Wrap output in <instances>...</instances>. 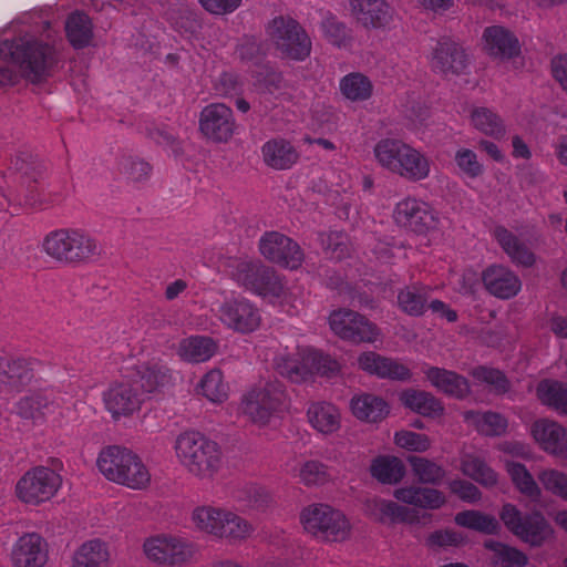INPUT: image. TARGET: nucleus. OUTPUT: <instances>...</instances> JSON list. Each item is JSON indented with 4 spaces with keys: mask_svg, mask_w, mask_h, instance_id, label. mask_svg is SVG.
<instances>
[{
    "mask_svg": "<svg viewBox=\"0 0 567 567\" xmlns=\"http://www.w3.org/2000/svg\"><path fill=\"white\" fill-rule=\"evenodd\" d=\"M0 56L11 62L20 78L33 85L48 82L63 64V55L55 40H44L29 33L1 41Z\"/></svg>",
    "mask_w": 567,
    "mask_h": 567,
    "instance_id": "1",
    "label": "nucleus"
},
{
    "mask_svg": "<svg viewBox=\"0 0 567 567\" xmlns=\"http://www.w3.org/2000/svg\"><path fill=\"white\" fill-rule=\"evenodd\" d=\"M174 447L181 464L190 475L199 480H212L221 467V447L200 432L181 433Z\"/></svg>",
    "mask_w": 567,
    "mask_h": 567,
    "instance_id": "2",
    "label": "nucleus"
},
{
    "mask_svg": "<svg viewBox=\"0 0 567 567\" xmlns=\"http://www.w3.org/2000/svg\"><path fill=\"white\" fill-rule=\"evenodd\" d=\"M374 156L383 168L410 182L425 179L430 174L427 157L401 140L379 141L374 146Z\"/></svg>",
    "mask_w": 567,
    "mask_h": 567,
    "instance_id": "3",
    "label": "nucleus"
},
{
    "mask_svg": "<svg viewBox=\"0 0 567 567\" xmlns=\"http://www.w3.org/2000/svg\"><path fill=\"white\" fill-rule=\"evenodd\" d=\"M43 250L52 259L69 266L86 264L99 256V245L89 233L75 228L50 231L43 239Z\"/></svg>",
    "mask_w": 567,
    "mask_h": 567,
    "instance_id": "4",
    "label": "nucleus"
},
{
    "mask_svg": "<svg viewBox=\"0 0 567 567\" xmlns=\"http://www.w3.org/2000/svg\"><path fill=\"white\" fill-rule=\"evenodd\" d=\"M299 522L309 536L322 543H342L350 538L348 517L327 503H312L299 513Z\"/></svg>",
    "mask_w": 567,
    "mask_h": 567,
    "instance_id": "5",
    "label": "nucleus"
},
{
    "mask_svg": "<svg viewBox=\"0 0 567 567\" xmlns=\"http://www.w3.org/2000/svg\"><path fill=\"white\" fill-rule=\"evenodd\" d=\"M289 402L290 399L284 383L272 380L264 385L255 386L244 394L239 411L252 423L266 425L272 416L288 410Z\"/></svg>",
    "mask_w": 567,
    "mask_h": 567,
    "instance_id": "6",
    "label": "nucleus"
},
{
    "mask_svg": "<svg viewBox=\"0 0 567 567\" xmlns=\"http://www.w3.org/2000/svg\"><path fill=\"white\" fill-rule=\"evenodd\" d=\"M52 467L34 466L28 470L17 482L14 493L27 505L39 506L55 496L62 485L58 470L62 468L60 460L51 461Z\"/></svg>",
    "mask_w": 567,
    "mask_h": 567,
    "instance_id": "7",
    "label": "nucleus"
},
{
    "mask_svg": "<svg viewBox=\"0 0 567 567\" xmlns=\"http://www.w3.org/2000/svg\"><path fill=\"white\" fill-rule=\"evenodd\" d=\"M267 34L280 56L303 61L311 53V39L302 25L289 16L274 18L267 25Z\"/></svg>",
    "mask_w": 567,
    "mask_h": 567,
    "instance_id": "8",
    "label": "nucleus"
},
{
    "mask_svg": "<svg viewBox=\"0 0 567 567\" xmlns=\"http://www.w3.org/2000/svg\"><path fill=\"white\" fill-rule=\"evenodd\" d=\"M276 371L293 383L308 381L315 373L329 375L338 370V363L313 350L282 354L275 360Z\"/></svg>",
    "mask_w": 567,
    "mask_h": 567,
    "instance_id": "9",
    "label": "nucleus"
},
{
    "mask_svg": "<svg viewBox=\"0 0 567 567\" xmlns=\"http://www.w3.org/2000/svg\"><path fill=\"white\" fill-rule=\"evenodd\" d=\"M499 518L513 535L532 546L543 545L551 534L550 525L540 513L523 515L511 503L503 505Z\"/></svg>",
    "mask_w": 567,
    "mask_h": 567,
    "instance_id": "10",
    "label": "nucleus"
},
{
    "mask_svg": "<svg viewBox=\"0 0 567 567\" xmlns=\"http://www.w3.org/2000/svg\"><path fill=\"white\" fill-rule=\"evenodd\" d=\"M233 278L246 289L262 296L279 297L285 288L277 271L260 260L239 261Z\"/></svg>",
    "mask_w": 567,
    "mask_h": 567,
    "instance_id": "11",
    "label": "nucleus"
},
{
    "mask_svg": "<svg viewBox=\"0 0 567 567\" xmlns=\"http://www.w3.org/2000/svg\"><path fill=\"white\" fill-rule=\"evenodd\" d=\"M395 223L416 235H427L439 229L440 216L427 203L416 198H404L394 209Z\"/></svg>",
    "mask_w": 567,
    "mask_h": 567,
    "instance_id": "12",
    "label": "nucleus"
},
{
    "mask_svg": "<svg viewBox=\"0 0 567 567\" xmlns=\"http://www.w3.org/2000/svg\"><path fill=\"white\" fill-rule=\"evenodd\" d=\"M28 159H32V156L23 154L16 159V168L20 172L18 194L14 196L16 206L43 209L49 202L42 198L38 185L43 176L44 166L38 161Z\"/></svg>",
    "mask_w": 567,
    "mask_h": 567,
    "instance_id": "13",
    "label": "nucleus"
},
{
    "mask_svg": "<svg viewBox=\"0 0 567 567\" xmlns=\"http://www.w3.org/2000/svg\"><path fill=\"white\" fill-rule=\"evenodd\" d=\"M331 330L341 339L353 342H374L378 328L368 318L350 309H339L329 317Z\"/></svg>",
    "mask_w": 567,
    "mask_h": 567,
    "instance_id": "14",
    "label": "nucleus"
},
{
    "mask_svg": "<svg viewBox=\"0 0 567 567\" xmlns=\"http://www.w3.org/2000/svg\"><path fill=\"white\" fill-rule=\"evenodd\" d=\"M259 251L269 261L297 269L305 255L298 243L279 231H266L259 239Z\"/></svg>",
    "mask_w": 567,
    "mask_h": 567,
    "instance_id": "15",
    "label": "nucleus"
},
{
    "mask_svg": "<svg viewBox=\"0 0 567 567\" xmlns=\"http://www.w3.org/2000/svg\"><path fill=\"white\" fill-rule=\"evenodd\" d=\"M199 131L214 143L228 142L236 130L234 113L224 103H212L205 106L199 115Z\"/></svg>",
    "mask_w": 567,
    "mask_h": 567,
    "instance_id": "16",
    "label": "nucleus"
},
{
    "mask_svg": "<svg viewBox=\"0 0 567 567\" xmlns=\"http://www.w3.org/2000/svg\"><path fill=\"white\" fill-rule=\"evenodd\" d=\"M103 399L107 411L114 419L132 415L141 409L144 402L142 391L130 377L111 383L104 392Z\"/></svg>",
    "mask_w": 567,
    "mask_h": 567,
    "instance_id": "17",
    "label": "nucleus"
},
{
    "mask_svg": "<svg viewBox=\"0 0 567 567\" xmlns=\"http://www.w3.org/2000/svg\"><path fill=\"white\" fill-rule=\"evenodd\" d=\"M468 65V56L461 44L450 38H442L433 48L431 68L443 75H460Z\"/></svg>",
    "mask_w": 567,
    "mask_h": 567,
    "instance_id": "18",
    "label": "nucleus"
},
{
    "mask_svg": "<svg viewBox=\"0 0 567 567\" xmlns=\"http://www.w3.org/2000/svg\"><path fill=\"white\" fill-rule=\"evenodd\" d=\"M220 321L228 328L241 333H249L260 324L259 310L244 299H231L223 302L218 309Z\"/></svg>",
    "mask_w": 567,
    "mask_h": 567,
    "instance_id": "19",
    "label": "nucleus"
},
{
    "mask_svg": "<svg viewBox=\"0 0 567 567\" xmlns=\"http://www.w3.org/2000/svg\"><path fill=\"white\" fill-rule=\"evenodd\" d=\"M358 24L367 30L386 29L394 20L395 10L386 0H350Z\"/></svg>",
    "mask_w": 567,
    "mask_h": 567,
    "instance_id": "20",
    "label": "nucleus"
},
{
    "mask_svg": "<svg viewBox=\"0 0 567 567\" xmlns=\"http://www.w3.org/2000/svg\"><path fill=\"white\" fill-rule=\"evenodd\" d=\"M48 558V543L38 533L22 535L11 551L13 567H44Z\"/></svg>",
    "mask_w": 567,
    "mask_h": 567,
    "instance_id": "21",
    "label": "nucleus"
},
{
    "mask_svg": "<svg viewBox=\"0 0 567 567\" xmlns=\"http://www.w3.org/2000/svg\"><path fill=\"white\" fill-rule=\"evenodd\" d=\"M484 288L494 297L511 299L515 297L520 288L519 277L508 267L503 265H491L482 272Z\"/></svg>",
    "mask_w": 567,
    "mask_h": 567,
    "instance_id": "22",
    "label": "nucleus"
},
{
    "mask_svg": "<svg viewBox=\"0 0 567 567\" xmlns=\"http://www.w3.org/2000/svg\"><path fill=\"white\" fill-rule=\"evenodd\" d=\"M358 363L362 370L380 378L409 381L412 377L410 369L398 360L383 357L373 351L362 353L358 358Z\"/></svg>",
    "mask_w": 567,
    "mask_h": 567,
    "instance_id": "23",
    "label": "nucleus"
},
{
    "mask_svg": "<svg viewBox=\"0 0 567 567\" xmlns=\"http://www.w3.org/2000/svg\"><path fill=\"white\" fill-rule=\"evenodd\" d=\"M358 363L362 370L380 378L409 381L412 377L410 369L398 360L383 357L373 351L362 353L358 358Z\"/></svg>",
    "mask_w": 567,
    "mask_h": 567,
    "instance_id": "24",
    "label": "nucleus"
},
{
    "mask_svg": "<svg viewBox=\"0 0 567 567\" xmlns=\"http://www.w3.org/2000/svg\"><path fill=\"white\" fill-rule=\"evenodd\" d=\"M483 39L487 53L493 58L511 60L520 54L519 40L511 30L502 25L487 27Z\"/></svg>",
    "mask_w": 567,
    "mask_h": 567,
    "instance_id": "25",
    "label": "nucleus"
},
{
    "mask_svg": "<svg viewBox=\"0 0 567 567\" xmlns=\"http://www.w3.org/2000/svg\"><path fill=\"white\" fill-rule=\"evenodd\" d=\"M532 434L547 453L567 457V431L557 422L538 420L532 426Z\"/></svg>",
    "mask_w": 567,
    "mask_h": 567,
    "instance_id": "26",
    "label": "nucleus"
},
{
    "mask_svg": "<svg viewBox=\"0 0 567 567\" xmlns=\"http://www.w3.org/2000/svg\"><path fill=\"white\" fill-rule=\"evenodd\" d=\"M33 364L30 358L0 357V383L19 391L33 379Z\"/></svg>",
    "mask_w": 567,
    "mask_h": 567,
    "instance_id": "27",
    "label": "nucleus"
},
{
    "mask_svg": "<svg viewBox=\"0 0 567 567\" xmlns=\"http://www.w3.org/2000/svg\"><path fill=\"white\" fill-rule=\"evenodd\" d=\"M264 163L276 171L290 169L300 158V154L291 142L276 137L267 141L261 147Z\"/></svg>",
    "mask_w": 567,
    "mask_h": 567,
    "instance_id": "28",
    "label": "nucleus"
},
{
    "mask_svg": "<svg viewBox=\"0 0 567 567\" xmlns=\"http://www.w3.org/2000/svg\"><path fill=\"white\" fill-rule=\"evenodd\" d=\"M427 380L433 386L446 395L464 399L470 394V384L463 375L437 367L424 370Z\"/></svg>",
    "mask_w": 567,
    "mask_h": 567,
    "instance_id": "29",
    "label": "nucleus"
},
{
    "mask_svg": "<svg viewBox=\"0 0 567 567\" xmlns=\"http://www.w3.org/2000/svg\"><path fill=\"white\" fill-rule=\"evenodd\" d=\"M394 497L404 504L431 511L440 509L446 503V497L440 489L415 485L395 489Z\"/></svg>",
    "mask_w": 567,
    "mask_h": 567,
    "instance_id": "30",
    "label": "nucleus"
},
{
    "mask_svg": "<svg viewBox=\"0 0 567 567\" xmlns=\"http://www.w3.org/2000/svg\"><path fill=\"white\" fill-rule=\"evenodd\" d=\"M142 391V396L156 392L171 380L169 370L159 362L148 361L135 368V372L130 377Z\"/></svg>",
    "mask_w": 567,
    "mask_h": 567,
    "instance_id": "31",
    "label": "nucleus"
},
{
    "mask_svg": "<svg viewBox=\"0 0 567 567\" xmlns=\"http://www.w3.org/2000/svg\"><path fill=\"white\" fill-rule=\"evenodd\" d=\"M350 405L357 419L370 423L381 422L390 413L388 402L383 398L370 393L353 396Z\"/></svg>",
    "mask_w": 567,
    "mask_h": 567,
    "instance_id": "32",
    "label": "nucleus"
},
{
    "mask_svg": "<svg viewBox=\"0 0 567 567\" xmlns=\"http://www.w3.org/2000/svg\"><path fill=\"white\" fill-rule=\"evenodd\" d=\"M493 236L513 262L524 267L534 265L535 255L533 251L506 227L496 226Z\"/></svg>",
    "mask_w": 567,
    "mask_h": 567,
    "instance_id": "33",
    "label": "nucleus"
},
{
    "mask_svg": "<svg viewBox=\"0 0 567 567\" xmlns=\"http://www.w3.org/2000/svg\"><path fill=\"white\" fill-rule=\"evenodd\" d=\"M493 236L513 262L524 267L534 265L535 255L533 251L506 227L496 226Z\"/></svg>",
    "mask_w": 567,
    "mask_h": 567,
    "instance_id": "34",
    "label": "nucleus"
},
{
    "mask_svg": "<svg viewBox=\"0 0 567 567\" xmlns=\"http://www.w3.org/2000/svg\"><path fill=\"white\" fill-rule=\"evenodd\" d=\"M309 423L322 434H332L340 429V411L328 402H312L307 410Z\"/></svg>",
    "mask_w": 567,
    "mask_h": 567,
    "instance_id": "35",
    "label": "nucleus"
},
{
    "mask_svg": "<svg viewBox=\"0 0 567 567\" xmlns=\"http://www.w3.org/2000/svg\"><path fill=\"white\" fill-rule=\"evenodd\" d=\"M132 450L120 446L109 445L101 450L99 453L96 465L103 476L110 482L116 483L120 480V474L124 470Z\"/></svg>",
    "mask_w": 567,
    "mask_h": 567,
    "instance_id": "36",
    "label": "nucleus"
},
{
    "mask_svg": "<svg viewBox=\"0 0 567 567\" xmlns=\"http://www.w3.org/2000/svg\"><path fill=\"white\" fill-rule=\"evenodd\" d=\"M431 288L422 284L405 286L398 293V306L411 317H421L427 309Z\"/></svg>",
    "mask_w": 567,
    "mask_h": 567,
    "instance_id": "37",
    "label": "nucleus"
},
{
    "mask_svg": "<svg viewBox=\"0 0 567 567\" xmlns=\"http://www.w3.org/2000/svg\"><path fill=\"white\" fill-rule=\"evenodd\" d=\"M72 567H110V551L106 543L101 539L83 543L73 555Z\"/></svg>",
    "mask_w": 567,
    "mask_h": 567,
    "instance_id": "38",
    "label": "nucleus"
},
{
    "mask_svg": "<svg viewBox=\"0 0 567 567\" xmlns=\"http://www.w3.org/2000/svg\"><path fill=\"white\" fill-rule=\"evenodd\" d=\"M120 480L115 484L123 485L130 489L143 491L151 485V473L142 458L132 451Z\"/></svg>",
    "mask_w": 567,
    "mask_h": 567,
    "instance_id": "39",
    "label": "nucleus"
},
{
    "mask_svg": "<svg viewBox=\"0 0 567 567\" xmlns=\"http://www.w3.org/2000/svg\"><path fill=\"white\" fill-rule=\"evenodd\" d=\"M65 35L74 49L86 48L93 39V24L82 11L72 12L65 21Z\"/></svg>",
    "mask_w": 567,
    "mask_h": 567,
    "instance_id": "40",
    "label": "nucleus"
},
{
    "mask_svg": "<svg viewBox=\"0 0 567 567\" xmlns=\"http://www.w3.org/2000/svg\"><path fill=\"white\" fill-rule=\"evenodd\" d=\"M402 403L423 416H437L444 411L439 399L433 394L420 390H406L401 394Z\"/></svg>",
    "mask_w": 567,
    "mask_h": 567,
    "instance_id": "41",
    "label": "nucleus"
},
{
    "mask_svg": "<svg viewBox=\"0 0 567 567\" xmlns=\"http://www.w3.org/2000/svg\"><path fill=\"white\" fill-rule=\"evenodd\" d=\"M540 402L560 414L567 415V384L556 380H543L536 388Z\"/></svg>",
    "mask_w": 567,
    "mask_h": 567,
    "instance_id": "42",
    "label": "nucleus"
},
{
    "mask_svg": "<svg viewBox=\"0 0 567 567\" xmlns=\"http://www.w3.org/2000/svg\"><path fill=\"white\" fill-rule=\"evenodd\" d=\"M461 471L484 487H493L498 481L497 473L483 458L474 454H465L462 457Z\"/></svg>",
    "mask_w": 567,
    "mask_h": 567,
    "instance_id": "43",
    "label": "nucleus"
},
{
    "mask_svg": "<svg viewBox=\"0 0 567 567\" xmlns=\"http://www.w3.org/2000/svg\"><path fill=\"white\" fill-rule=\"evenodd\" d=\"M505 468L515 488L532 501H538L542 491L524 464L507 461Z\"/></svg>",
    "mask_w": 567,
    "mask_h": 567,
    "instance_id": "44",
    "label": "nucleus"
},
{
    "mask_svg": "<svg viewBox=\"0 0 567 567\" xmlns=\"http://www.w3.org/2000/svg\"><path fill=\"white\" fill-rule=\"evenodd\" d=\"M465 419L472 421L476 430L486 436H501L505 434L508 422L505 416L499 413L467 411Z\"/></svg>",
    "mask_w": 567,
    "mask_h": 567,
    "instance_id": "45",
    "label": "nucleus"
},
{
    "mask_svg": "<svg viewBox=\"0 0 567 567\" xmlns=\"http://www.w3.org/2000/svg\"><path fill=\"white\" fill-rule=\"evenodd\" d=\"M217 350L216 342L209 337H190L181 342L179 353L192 362H204L210 359Z\"/></svg>",
    "mask_w": 567,
    "mask_h": 567,
    "instance_id": "46",
    "label": "nucleus"
},
{
    "mask_svg": "<svg viewBox=\"0 0 567 567\" xmlns=\"http://www.w3.org/2000/svg\"><path fill=\"white\" fill-rule=\"evenodd\" d=\"M371 475L383 484H395L400 482L405 467L403 462L395 456H379L371 464Z\"/></svg>",
    "mask_w": 567,
    "mask_h": 567,
    "instance_id": "47",
    "label": "nucleus"
},
{
    "mask_svg": "<svg viewBox=\"0 0 567 567\" xmlns=\"http://www.w3.org/2000/svg\"><path fill=\"white\" fill-rule=\"evenodd\" d=\"M471 123L483 134L496 140L502 138L506 133L503 120L487 107H474L471 112Z\"/></svg>",
    "mask_w": 567,
    "mask_h": 567,
    "instance_id": "48",
    "label": "nucleus"
},
{
    "mask_svg": "<svg viewBox=\"0 0 567 567\" xmlns=\"http://www.w3.org/2000/svg\"><path fill=\"white\" fill-rule=\"evenodd\" d=\"M224 517L218 538L226 539L230 544H237L249 538L255 532L252 524L236 513L227 511Z\"/></svg>",
    "mask_w": 567,
    "mask_h": 567,
    "instance_id": "49",
    "label": "nucleus"
},
{
    "mask_svg": "<svg viewBox=\"0 0 567 567\" xmlns=\"http://www.w3.org/2000/svg\"><path fill=\"white\" fill-rule=\"evenodd\" d=\"M454 520L458 526L487 535L497 534L501 529L499 523L494 516L478 511L460 512L455 515Z\"/></svg>",
    "mask_w": 567,
    "mask_h": 567,
    "instance_id": "50",
    "label": "nucleus"
},
{
    "mask_svg": "<svg viewBox=\"0 0 567 567\" xmlns=\"http://www.w3.org/2000/svg\"><path fill=\"white\" fill-rule=\"evenodd\" d=\"M374 508L380 515L381 522L415 524L419 522V514L415 509L399 505L393 501L375 499Z\"/></svg>",
    "mask_w": 567,
    "mask_h": 567,
    "instance_id": "51",
    "label": "nucleus"
},
{
    "mask_svg": "<svg viewBox=\"0 0 567 567\" xmlns=\"http://www.w3.org/2000/svg\"><path fill=\"white\" fill-rule=\"evenodd\" d=\"M408 462L420 483L436 485L445 476L444 468L429 458L411 455L408 457Z\"/></svg>",
    "mask_w": 567,
    "mask_h": 567,
    "instance_id": "52",
    "label": "nucleus"
},
{
    "mask_svg": "<svg viewBox=\"0 0 567 567\" xmlns=\"http://www.w3.org/2000/svg\"><path fill=\"white\" fill-rule=\"evenodd\" d=\"M226 513V509L203 506L193 512V520L200 530L218 537Z\"/></svg>",
    "mask_w": 567,
    "mask_h": 567,
    "instance_id": "53",
    "label": "nucleus"
},
{
    "mask_svg": "<svg viewBox=\"0 0 567 567\" xmlns=\"http://www.w3.org/2000/svg\"><path fill=\"white\" fill-rule=\"evenodd\" d=\"M485 546L494 551V567H525L528 563L527 556L514 547L494 542H488Z\"/></svg>",
    "mask_w": 567,
    "mask_h": 567,
    "instance_id": "54",
    "label": "nucleus"
},
{
    "mask_svg": "<svg viewBox=\"0 0 567 567\" xmlns=\"http://www.w3.org/2000/svg\"><path fill=\"white\" fill-rule=\"evenodd\" d=\"M340 90L351 101H364L372 94V83L361 73H350L341 80Z\"/></svg>",
    "mask_w": 567,
    "mask_h": 567,
    "instance_id": "55",
    "label": "nucleus"
},
{
    "mask_svg": "<svg viewBox=\"0 0 567 567\" xmlns=\"http://www.w3.org/2000/svg\"><path fill=\"white\" fill-rule=\"evenodd\" d=\"M320 240L324 251L338 260L350 257L353 250L349 236L342 231L323 233Z\"/></svg>",
    "mask_w": 567,
    "mask_h": 567,
    "instance_id": "56",
    "label": "nucleus"
},
{
    "mask_svg": "<svg viewBox=\"0 0 567 567\" xmlns=\"http://www.w3.org/2000/svg\"><path fill=\"white\" fill-rule=\"evenodd\" d=\"M223 379V372L219 369L208 371L202 379V392L209 401L221 403L227 400L228 385Z\"/></svg>",
    "mask_w": 567,
    "mask_h": 567,
    "instance_id": "57",
    "label": "nucleus"
},
{
    "mask_svg": "<svg viewBox=\"0 0 567 567\" xmlns=\"http://www.w3.org/2000/svg\"><path fill=\"white\" fill-rule=\"evenodd\" d=\"M466 542V537L463 533L442 528L430 533L425 539L424 545L432 550H437L446 547H458Z\"/></svg>",
    "mask_w": 567,
    "mask_h": 567,
    "instance_id": "58",
    "label": "nucleus"
},
{
    "mask_svg": "<svg viewBox=\"0 0 567 567\" xmlns=\"http://www.w3.org/2000/svg\"><path fill=\"white\" fill-rule=\"evenodd\" d=\"M472 375L476 380L493 386L496 394H505L511 390V381L498 369L480 365L472 370Z\"/></svg>",
    "mask_w": 567,
    "mask_h": 567,
    "instance_id": "59",
    "label": "nucleus"
},
{
    "mask_svg": "<svg viewBox=\"0 0 567 567\" xmlns=\"http://www.w3.org/2000/svg\"><path fill=\"white\" fill-rule=\"evenodd\" d=\"M299 477L306 486L323 485L331 480V473L326 464L311 460L301 465Z\"/></svg>",
    "mask_w": 567,
    "mask_h": 567,
    "instance_id": "60",
    "label": "nucleus"
},
{
    "mask_svg": "<svg viewBox=\"0 0 567 567\" xmlns=\"http://www.w3.org/2000/svg\"><path fill=\"white\" fill-rule=\"evenodd\" d=\"M322 30L327 40L338 48L347 47L352 41L351 31L334 17H328L322 21Z\"/></svg>",
    "mask_w": 567,
    "mask_h": 567,
    "instance_id": "61",
    "label": "nucleus"
},
{
    "mask_svg": "<svg viewBox=\"0 0 567 567\" xmlns=\"http://www.w3.org/2000/svg\"><path fill=\"white\" fill-rule=\"evenodd\" d=\"M48 404L49 401L43 394L32 393L18 402V414L27 420H38L43 416V409H45Z\"/></svg>",
    "mask_w": 567,
    "mask_h": 567,
    "instance_id": "62",
    "label": "nucleus"
},
{
    "mask_svg": "<svg viewBox=\"0 0 567 567\" xmlns=\"http://www.w3.org/2000/svg\"><path fill=\"white\" fill-rule=\"evenodd\" d=\"M194 546L175 537L167 539L166 565H183L193 559Z\"/></svg>",
    "mask_w": 567,
    "mask_h": 567,
    "instance_id": "63",
    "label": "nucleus"
},
{
    "mask_svg": "<svg viewBox=\"0 0 567 567\" xmlns=\"http://www.w3.org/2000/svg\"><path fill=\"white\" fill-rule=\"evenodd\" d=\"M538 480L545 489L567 501V474L557 470H545L539 473Z\"/></svg>",
    "mask_w": 567,
    "mask_h": 567,
    "instance_id": "64",
    "label": "nucleus"
}]
</instances>
